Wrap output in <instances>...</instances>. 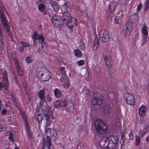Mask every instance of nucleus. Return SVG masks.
I'll use <instances>...</instances> for the list:
<instances>
[{"instance_id": "obj_59", "label": "nucleus", "mask_w": 149, "mask_h": 149, "mask_svg": "<svg viewBox=\"0 0 149 149\" xmlns=\"http://www.w3.org/2000/svg\"><path fill=\"white\" fill-rule=\"evenodd\" d=\"M47 99L49 101H51L52 100V98L50 97V95H47Z\"/></svg>"}, {"instance_id": "obj_23", "label": "nucleus", "mask_w": 149, "mask_h": 149, "mask_svg": "<svg viewBox=\"0 0 149 149\" xmlns=\"http://www.w3.org/2000/svg\"><path fill=\"white\" fill-rule=\"evenodd\" d=\"M108 144L107 145V148L108 149H116L118 148V144H116L108 141Z\"/></svg>"}, {"instance_id": "obj_17", "label": "nucleus", "mask_w": 149, "mask_h": 149, "mask_svg": "<svg viewBox=\"0 0 149 149\" xmlns=\"http://www.w3.org/2000/svg\"><path fill=\"white\" fill-rule=\"evenodd\" d=\"M108 144L107 138H104L100 140L99 142V145L102 148H106L107 145Z\"/></svg>"}, {"instance_id": "obj_37", "label": "nucleus", "mask_w": 149, "mask_h": 149, "mask_svg": "<svg viewBox=\"0 0 149 149\" xmlns=\"http://www.w3.org/2000/svg\"><path fill=\"white\" fill-rule=\"evenodd\" d=\"M82 93L84 95H86L89 94L90 93V91L88 90L87 87H85L83 89Z\"/></svg>"}, {"instance_id": "obj_42", "label": "nucleus", "mask_w": 149, "mask_h": 149, "mask_svg": "<svg viewBox=\"0 0 149 149\" xmlns=\"http://www.w3.org/2000/svg\"><path fill=\"white\" fill-rule=\"evenodd\" d=\"M121 132H122V134L121 135V139H123V137L124 136V134L126 132V130L125 129V127L123 126V128L121 127Z\"/></svg>"}, {"instance_id": "obj_29", "label": "nucleus", "mask_w": 149, "mask_h": 149, "mask_svg": "<svg viewBox=\"0 0 149 149\" xmlns=\"http://www.w3.org/2000/svg\"><path fill=\"white\" fill-rule=\"evenodd\" d=\"M6 134L7 136H8V138L9 140L12 141L14 140L13 138V134L11 132L9 131L7 132Z\"/></svg>"}, {"instance_id": "obj_39", "label": "nucleus", "mask_w": 149, "mask_h": 149, "mask_svg": "<svg viewBox=\"0 0 149 149\" xmlns=\"http://www.w3.org/2000/svg\"><path fill=\"white\" fill-rule=\"evenodd\" d=\"M25 60L27 63H30L32 62L33 60L31 57L28 56L26 58Z\"/></svg>"}, {"instance_id": "obj_10", "label": "nucleus", "mask_w": 149, "mask_h": 149, "mask_svg": "<svg viewBox=\"0 0 149 149\" xmlns=\"http://www.w3.org/2000/svg\"><path fill=\"white\" fill-rule=\"evenodd\" d=\"M66 23H63L64 24L67 26L70 29L74 27L76 25V19L74 17H72L71 19L67 20Z\"/></svg>"}, {"instance_id": "obj_33", "label": "nucleus", "mask_w": 149, "mask_h": 149, "mask_svg": "<svg viewBox=\"0 0 149 149\" xmlns=\"http://www.w3.org/2000/svg\"><path fill=\"white\" fill-rule=\"evenodd\" d=\"M75 55L78 57H80L82 55V53L78 49H77L74 50Z\"/></svg>"}, {"instance_id": "obj_7", "label": "nucleus", "mask_w": 149, "mask_h": 149, "mask_svg": "<svg viewBox=\"0 0 149 149\" xmlns=\"http://www.w3.org/2000/svg\"><path fill=\"white\" fill-rule=\"evenodd\" d=\"M112 57V56H111L110 55L107 56L104 55L103 56L106 67L108 68H111L112 65L113 60Z\"/></svg>"}, {"instance_id": "obj_40", "label": "nucleus", "mask_w": 149, "mask_h": 149, "mask_svg": "<svg viewBox=\"0 0 149 149\" xmlns=\"http://www.w3.org/2000/svg\"><path fill=\"white\" fill-rule=\"evenodd\" d=\"M33 37H43L42 35H39L37 32H35L33 34Z\"/></svg>"}, {"instance_id": "obj_63", "label": "nucleus", "mask_w": 149, "mask_h": 149, "mask_svg": "<svg viewBox=\"0 0 149 149\" xmlns=\"http://www.w3.org/2000/svg\"><path fill=\"white\" fill-rule=\"evenodd\" d=\"M40 12L43 15H46L47 14V12L45 11V10H42Z\"/></svg>"}, {"instance_id": "obj_64", "label": "nucleus", "mask_w": 149, "mask_h": 149, "mask_svg": "<svg viewBox=\"0 0 149 149\" xmlns=\"http://www.w3.org/2000/svg\"><path fill=\"white\" fill-rule=\"evenodd\" d=\"M124 142V140L123 139H121L120 140V143L121 145H123Z\"/></svg>"}, {"instance_id": "obj_36", "label": "nucleus", "mask_w": 149, "mask_h": 149, "mask_svg": "<svg viewBox=\"0 0 149 149\" xmlns=\"http://www.w3.org/2000/svg\"><path fill=\"white\" fill-rule=\"evenodd\" d=\"M45 6L44 4H40L38 6V9L40 12L45 10Z\"/></svg>"}, {"instance_id": "obj_58", "label": "nucleus", "mask_w": 149, "mask_h": 149, "mask_svg": "<svg viewBox=\"0 0 149 149\" xmlns=\"http://www.w3.org/2000/svg\"><path fill=\"white\" fill-rule=\"evenodd\" d=\"M23 85L24 86V87L25 89V90H26V89L27 88V84L26 82H24L23 83Z\"/></svg>"}, {"instance_id": "obj_9", "label": "nucleus", "mask_w": 149, "mask_h": 149, "mask_svg": "<svg viewBox=\"0 0 149 149\" xmlns=\"http://www.w3.org/2000/svg\"><path fill=\"white\" fill-rule=\"evenodd\" d=\"M67 101L65 100H58L54 102V106L56 108L61 107H65L67 106Z\"/></svg>"}, {"instance_id": "obj_46", "label": "nucleus", "mask_w": 149, "mask_h": 149, "mask_svg": "<svg viewBox=\"0 0 149 149\" xmlns=\"http://www.w3.org/2000/svg\"><path fill=\"white\" fill-rule=\"evenodd\" d=\"M77 63L79 66L83 65L84 63V61L83 60H81L77 62Z\"/></svg>"}, {"instance_id": "obj_47", "label": "nucleus", "mask_w": 149, "mask_h": 149, "mask_svg": "<svg viewBox=\"0 0 149 149\" xmlns=\"http://www.w3.org/2000/svg\"><path fill=\"white\" fill-rule=\"evenodd\" d=\"M7 32L8 34L9 37H12V33L11 32V31L10 30V28H9L8 29V30H5Z\"/></svg>"}, {"instance_id": "obj_22", "label": "nucleus", "mask_w": 149, "mask_h": 149, "mask_svg": "<svg viewBox=\"0 0 149 149\" xmlns=\"http://www.w3.org/2000/svg\"><path fill=\"white\" fill-rule=\"evenodd\" d=\"M147 108L143 105L139 109V113L141 116H143L145 114Z\"/></svg>"}, {"instance_id": "obj_41", "label": "nucleus", "mask_w": 149, "mask_h": 149, "mask_svg": "<svg viewBox=\"0 0 149 149\" xmlns=\"http://www.w3.org/2000/svg\"><path fill=\"white\" fill-rule=\"evenodd\" d=\"M34 40H38V41L41 43H43L44 40H45V38H34Z\"/></svg>"}, {"instance_id": "obj_48", "label": "nucleus", "mask_w": 149, "mask_h": 149, "mask_svg": "<svg viewBox=\"0 0 149 149\" xmlns=\"http://www.w3.org/2000/svg\"><path fill=\"white\" fill-rule=\"evenodd\" d=\"M129 139L131 140L133 139L134 138L133 133L132 131L130 132V134L129 135Z\"/></svg>"}, {"instance_id": "obj_16", "label": "nucleus", "mask_w": 149, "mask_h": 149, "mask_svg": "<svg viewBox=\"0 0 149 149\" xmlns=\"http://www.w3.org/2000/svg\"><path fill=\"white\" fill-rule=\"evenodd\" d=\"M1 20L3 27L5 30H8V29L10 28V24L6 18L2 19Z\"/></svg>"}, {"instance_id": "obj_2", "label": "nucleus", "mask_w": 149, "mask_h": 149, "mask_svg": "<svg viewBox=\"0 0 149 149\" xmlns=\"http://www.w3.org/2000/svg\"><path fill=\"white\" fill-rule=\"evenodd\" d=\"M62 10H64L63 16V23H66L67 20H68L69 19L72 18L71 17L70 13L71 10V8L69 3L67 2L65 3L62 6Z\"/></svg>"}, {"instance_id": "obj_27", "label": "nucleus", "mask_w": 149, "mask_h": 149, "mask_svg": "<svg viewBox=\"0 0 149 149\" xmlns=\"http://www.w3.org/2000/svg\"><path fill=\"white\" fill-rule=\"evenodd\" d=\"M4 7H3L2 5L0 6V17L1 20L6 18L3 14V13H4Z\"/></svg>"}, {"instance_id": "obj_18", "label": "nucleus", "mask_w": 149, "mask_h": 149, "mask_svg": "<svg viewBox=\"0 0 149 149\" xmlns=\"http://www.w3.org/2000/svg\"><path fill=\"white\" fill-rule=\"evenodd\" d=\"M49 3L52 7L53 10L56 12H58L59 8L56 2L53 0H51L49 1Z\"/></svg>"}, {"instance_id": "obj_4", "label": "nucleus", "mask_w": 149, "mask_h": 149, "mask_svg": "<svg viewBox=\"0 0 149 149\" xmlns=\"http://www.w3.org/2000/svg\"><path fill=\"white\" fill-rule=\"evenodd\" d=\"M52 23L56 27L61 28L63 26L62 18L59 16L55 15L52 17L51 19Z\"/></svg>"}, {"instance_id": "obj_31", "label": "nucleus", "mask_w": 149, "mask_h": 149, "mask_svg": "<svg viewBox=\"0 0 149 149\" xmlns=\"http://www.w3.org/2000/svg\"><path fill=\"white\" fill-rule=\"evenodd\" d=\"M39 111L38 113V116H36V119L39 122H41L43 119V116L44 115L43 114H41L39 113Z\"/></svg>"}, {"instance_id": "obj_35", "label": "nucleus", "mask_w": 149, "mask_h": 149, "mask_svg": "<svg viewBox=\"0 0 149 149\" xmlns=\"http://www.w3.org/2000/svg\"><path fill=\"white\" fill-rule=\"evenodd\" d=\"M142 31L143 33L146 36L148 35V33L147 31V27L146 26H144L142 28Z\"/></svg>"}, {"instance_id": "obj_5", "label": "nucleus", "mask_w": 149, "mask_h": 149, "mask_svg": "<svg viewBox=\"0 0 149 149\" xmlns=\"http://www.w3.org/2000/svg\"><path fill=\"white\" fill-rule=\"evenodd\" d=\"M124 99L128 104L134 106L135 103L134 97L130 93H125L124 95Z\"/></svg>"}, {"instance_id": "obj_50", "label": "nucleus", "mask_w": 149, "mask_h": 149, "mask_svg": "<svg viewBox=\"0 0 149 149\" xmlns=\"http://www.w3.org/2000/svg\"><path fill=\"white\" fill-rule=\"evenodd\" d=\"M120 19V17L118 16H116L114 19V21L115 23L116 24H119L118 20H119Z\"/></svg>"}, {"instance_id": "obj_32", "label": "nucleus", "mask_w": 149, "mask_h": 149, "mask_svg": "<svg viewBox=\"0 0 149 149\" xmlns=\"http://www.w3.org/2000/svg\"><path fill=\"white\" fill-rule=\"evenodd\" d=\"M93 108L94 110H98L100 109L101 106L102 104H97V103L94 104L93 103Z\"/></svg>"}, {"instance_id": "obj_26", "label": "nucleus", "mask_w": 149, "mask_h": 149, "mask_svg": "<svg viewBox=\"0 0 149 149\" xmlns=\"http://www.w3.org/2000/svg\"><path fill=\"white\" fill-rule=\"evenodd\" d=\"M99 40L98 38H95L94 41V45L93 49L95 50L97 49L99 47Z\"/></svg>"}, {"instance_id": "obj_60", "label": "nucleus", "mask_w": 149, "mask_h": 149, "mask_svg": "<svg viewBox=\"0 0 149 149\" xmlns=\"http://www.w3.org/2000/svg\"><path fill=\"white\" fill-rule=\"evenodd\" d=\"M21 115L24 118H25L26 119V117L25 115V113L24 112H23L22 113H21Z\"/></svg>"}, {"instance_id": "obj_15", "label": "nucleus", "mask_w": 149, "mask_h": 149, "mask_svg": "<svg viewBox=\"0 0 149 149\" xmlns=\"http://www.w3.org/2000/svg\"><path fill=\"white\" fill-rule=\"evenodd\" d=\"M139 15L138 14H134L130 16L129 20L127 21L129 23H130L132 24L138 20Z\"/></svg>"}, {"instance_id": "obj_57", "label": "nucleus", "mask_w": 149, "mask_h": 149, "mask_svg": "<svg viewBox=\"0 0 149 149\" xmlns=\"http://www.w3.org/2000/svg\"><path fill=\"white\" fill-rule=\"evenodd\" d=\"M51 129L48 128L47 127H45V132L47 134V133L48 132V131H50Z\"/></svg>"}, {"instance_id": "obj_14", "label": "nucleus", "mask_w": 149, "mask_h": 149, "mask_svg": "<svg viewBox=\"0 0 149 149\" xmlns=\"http://www.w3.org/2000/svg\"><path fill=\"white\" fill-rule=\"evenodd\" d=\"M107 139L108 141L116 144H118L119 139L116 136L111 135L108 137Z\"/></svg>"}, {"instance_id": "obj_28", "label": "nucleus", "mask_w": 149, "mask_h": 149, "mask_svg": "<svg viewBox=\"0 0 149 149\" xmlns=\"http://www.w3.org/2000/svg\"><path fill=\"white\" fill-rule=\"evenodd\" d=\"M67 109H68V110L69 111H72L74 109V105L72 102H70L68 104L67 103Z\"/></svg>"}, {"instance_id": "obj_25", "label": "nucleus", "mask_w": 149, "mask_h": 149, "mask_svg": "<svg viewBox=\"0 0 149 149\" xmlns=\"http://www.w3.org/2000/svg\"><path fill=\"white\" fill-rule=\"evenodd\" d=\"M38 96L41 100L40 103H41L45 100V91L43 89L41 90L39 92Z\"/></svg>"}, {"instance_id": "obj_45", "label": "nucleus", "mask_w": 149, "mask_h": 149, "mask_svg": "<svg viewBox=\"0 0 149 149\" xmlns=\"http://www.w3.org/2000/svg\"><path fill=\"white\" fill-rule=\"evenodd\" d=\"M17 70V74L19 76H22L23 74V72L22 70L19 68Z\"/></svg>"}, {"instance_id": "obj_56", "label": "nucleus", "mask_w": 149, "mask_h": 149, "mask_svg": "<svg viewBox=\"0 0 149 149\" xmlns=\"http://www.w3.org/2000/svg\"><path fill=\"white\" fill-rule=\"evenodd\" d=\"M108 52H109L107 49H106L105 50H104V51L103 52V54L102 55V56L104 55L105 56H107V55L108 54Z\"/></svg>"}, {"instance_id": "obj_51", "label": "nucleus", "mask_w": 149, "mask_h": 149, "mask_svg": "<svg viewBox=\"0 0 149 149\" xmlns=\"http://www.w3.org/2000/svg\"><path fill=\"white\" fill-rule=\"evenodd\" d=\"M52 122L51 120H48L46 121V125L45 126V127H48V126H49L51 125V123Z\"/></svg>"}, {"instance_id": "obj_53", "label": "nucleus", "mask_w": 149, "mask_h": 149, "mask_svg": "<svg viewBox=\"0 0 149 149\" xmlns=\"http://www.w3.org/2000/svg\"><path fill=\"white\" fill-rule=\"evenodd\" d=\"M44 116H45V117L46 121L50 120L49 116L48 114L46 113L44 115Z\"/></svg>"}, {"instance_id": "obj_30", "label": "nucleus", "mask_w": 149, "mask_h": 149, "mask_svg": "<svg viewBox=\"0 0 149 149\" xmlns=\"http://www.w3.org/2000/svg\"><path fill=\"white\" fill-rule=\"evenodd\" d=\"M54 93L55 95V96L56 97H59L61 96V93L58 89H56L54 91Z\"/></svg>"}, {"instance_id": "obj_54", "label": "nucleus", "mask_w": 149, "mask_h": 149, "mask_svg": "<svg viewBox=\"0 0 149 149\" xmlns=\"http://www.w3.org/2000/svg\"><path fill=\"white\" fill-rule=\"evenodd\" d=\"M22 44V45L24 47H29L30 45L27 43L24 42H21Z\"/></svg>"}, {"instance_id": "obj_1", "label": "nucleus", "mask_w": 149, "mask_h": 149, "mask_svg": "<svg viewBox=\"0 0 149 149\" xmlns=\"http://www.w3.org/2000/svg\"><path fill=\"white\" fill-rule=\"evenodd\" d=\"M95 125L97 133L101 135L105 133L108 128V126L106 123L102 120L97 119L95 121Z\"/></svg>"}, {"instance_id": "obj_21", "label": "nucleus", "mask_w": 149, "mask_h": 149, "mask_svg": "<svg viewBox=\"0 0 149 149\" xmlns=\"http://www.w3.org/2000/svg\"><path fill=\"white\" fill-rule=\"evenodd\" d=\"M99 37H109V33L107 30L103 29L99 32Z\"/></svg>"}, {"instance_id": "obj_3", "label": "nucleus", "mask_w": 149, "mask_h": 149, "mask_svg": "<svg viewBox=\"0 0 149 149\" xmlns=\"http://www.w3.org/2000/svg\"><path fill=\"white\" fill-rule=\"evenodd\" d=\"M38 76L43 81H47L50 79L51 73L47 69L43 67L38 72Z\"/></svg>"}, {"instance_id": "obj_20", "label": "nucleus", "mask_w": 149, "mask_h": 149, "mask_svg": "<svg viewBox=\"0 0 149 149\" xmlns=\"http://www.w3.org/2000/svg\"><path fill=\"white\" fill-rule=\"evenodd\" d=\"M50 134L52 139H53L54 140H56L58 137V134L56 130L55 129H51L50 131Z\"/></svg>"}, {"instance_id": "obj_44", "label": "nucleus", "mask_w": 149, "mask_h": 149, "mask_svg": "<svg viewBox=\"0 0 149 149\" xmlns=\"http://www.w3.org/2000/svg\"><path fill=\"white\" fill-rule=\"evenodd\" d=\"M63 85L65 88H68L70 86V81L65 83V84H63Z\"/></svg>"}, {"instance_id": "obj_43", "label": "nucleus", "mask_w": 149, "mask_h": 149, "mask_svg": "<svg viewBox=\"0 0 149 149\" xmlns=\"http://www.w3.org/2000/svg\"><path fill=\"white\" fill-rule=\"evenodd\" d=\"M147 132L146 131H145L143 130H140L139 132V134H141L142 137H143Z\"/></svg>"}, {"instance_id": "obj_55", "label": "nucleus", "mask_w": 149, "mask_h": 149, "mask_svg": "<svg viewBox=\"0 0 149 149\" xmlns=\"http://www.w3.org/2000/svg\"><path fill=\"white\" fill-rule=\"evenodd\" d=\"M143 130L145 131H146L147 132H149V126L148 125H147L145 126Z\"/></svg>"}, {"instance_id": "obj_49", "label": "nucleus", "mask_w": 149, "mask_h": 149, "mask_svg": "<svg viewBox=\"0 0 149 149\" xmlns=\"http://www.w3.org/2000/svg\"><path fill=\"white\" fill-rule=\"evenodd\" d=\"M6 129L5 126L3 125H0V132L4 131Z\"/></svg>"}, {"instance_id": "obj_61", "label": "nucleus", "mask_w": 149, "mask_h": 149, "mask_svg": "<svg viewBox=\"0 0 149 149\" xmlns=\"http://www.w3.org/2000/svg\"><path fill=\"white\" fill-rule=\"evenodd\" d=\"M6 112V109H3L1 111V113L2 114V115H4V114H5Z\"/></svg>"}, {"instance_id": "obj_62", "label": "nucleus", "mask_w": 149, "mask_h": 149, "mask_svg": "<svg viewBox=\"0 0 149 149\" xmlns=\"http://www.w3.org/2000/svg\"><path fill=\"white\" fill-rule=\"evenodd\" d=\"M15 66L17 68V70L20 68L19 67V65L18 64V63L17 62H16L15 63Z\"/></svg>"}, {"instance_id": "obj_34", "label": "nucleus", "mask_w": 149, "mask_h": 149, "mask_svg": "<svg viewBox=\"0 0 149 149\" xmlns=\"http://www.w3.org/2000/svg\"><path fill=\"white\" fill-rule=\"evenodd\" d=\"M149 8V0L146 1L144 3V10L145 11Z\"/></svg>"}, {"instance_id": "obj_8", "label": "nucleus", "mask_w": 149, "mask_h": 149, "mask_svg": "<svg viewBox=\"0 0 149 149\" xmlns=\"http://www.w3.org/2000/svg\"><path fill=\"white\" fill-rule=\"evenodd\" d=\"M132 26L131 23L127 22V23L123 26V29L125 31V36L127 37L129 36L130 34V30L131 29Z\"/></svg>"}, {"instance_id": "obj_12", "label": "nucleus", "mask_w": 149, "mask_h": 149, "mask_svg": "<svg viewBox=\"0 0 149 149\" xmlns=\"http://www.w3.org/2000/svg\"><path fill=\"white\" fill-rule=\"evenodd\" d=\"M42 140H43V144L44 145L43 148L46 146L48 149H50V148L52 144L50 137L49 136H47L46 139L45 137H43L42 138Z\"/></svg>"}, {"instance_id": "obj_13", "label": "nucleus", "mask_w": 149, "mask_h": 149, "mask_svg": "<svg viewBox=\"0 0 149 149\" xmlns=\"http://www.w3.org/2000/svg\"><path fill=\"white\" fill-rule=\"evenodd\" d=\"M3 74H4L3 77V86L5 90L7 91L8 90V88L9 86V83L7 77V73L6 72L4 71Z\"/></svg>"}, {"instance_id": "obj_11", "label": "nucleus", "mask_w": 149, "mask_h": 149, "mask_svg": "<svg viewBox=\"0 0 149 149\" xmlns=\"http://www.w3.org/2000/svg\"><path fill=\"white\" fill-rule=\"evenodd\" d=\"M117 5V3L114 1H112L110 2L108 9L109 11V13L110 15H113V13L114 12Z\"/></svg>"}, {"instance_id": "obj_6", "label": "nucleus", "mask_w": 149, "mask_h": 149, "mask_svg": "<svg viewBox=\"0 0 149 149\" xmlns=\"http://www.w3.org/2000/svg\"><path fill=\"white\" fill-rule=\"evenodd\" d=\"M102 98L100 94L95 93L93 96L92 103L102 104Z\"/></svg>"}, {"instance_id": "obj_38", "label": "nucleus", "mask_w": 149, "mask_h": 149, "mask_svg": "<svg viewBox=\"0 0 149 149\" xmlns=\"http://www.w3.org/2000/svg\"><path fill=\"white\" fill-rule=\"evenodd\" d=\"M141 141V138L139 136H136V146H138Z\"/></svg>"}, {"instance_id": "obj_19", "label": "nucleus", "mask_w": 149, "mask_h": 149, "mask_svg": "<svg viewBox=\"0 0 149 149\" xmlns=\"http://www.w3.org/2000/svg\"><path fill=\"white\" fill-rule=\"evenodd\" d=\"M111 106L107 104L104 107V114L106 116H108L111 113Z\"/></svg>"}, {"instance_id": "obj_24", "label": "nucleus", "mask_w": 149, "mask_h": 149, "mask_svg": "<svg viewBox=\"0 0 149 149\" xmlns=\"http://www.w3.org/2000/svg\"><path fill=\"white\" fill-rule=\"evenodd\" d=\"M60 80L62 85H63V84H65V83L69 81V80L67 77L66 75V72L65 71H64V73L62 75V76L61 77Z\"/></svg>"}, {"instance_id": "obj_52", "label": "nucleus", "mask_w": 149, "mask_h": 149, "mask_svg": "<svg viewBox=\"0 0 149 149\" xmlns=\"http://www.w3.org/2000/svg\"><path fill=\"white\" fill-rule=\"evenodd\" d=\"M142 6L141 4H139L137 6L136 11H140L141 9L142 8Z\"/></svg>"}]
</instances>
